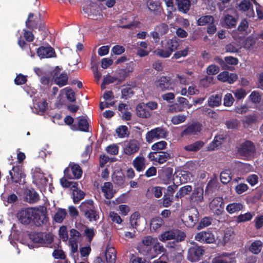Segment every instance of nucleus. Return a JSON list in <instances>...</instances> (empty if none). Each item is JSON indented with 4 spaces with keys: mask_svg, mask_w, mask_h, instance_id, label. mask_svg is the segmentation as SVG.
Returning <instances> with one entry per match:
<instances>
[{
    "mask_svg": "<svg viewBox=\"0 0 263 263\" xmlns=\"http://www.w3.org/2000/svg\"><path fill=\"white\" fill-rule=\"evenodd\" d=\"M220 179L223 184L228 183L232 179L231 170L226 169L222 171L220 175Z\"/></svg>",
    "mask_w": 263,
    "mask_h": 263,
    "instance_id": "ea45409f",
    "label": "nucleus"
},
{
    "mask_svg": "<svg viewBox=\"0 0 263 263\" xmlns=\"http://www.w3.org/2000/svg\"><path fill=\"white\" fill-rule=\"evenodd\" d=\"M122 98L127 99L132 97L134 92L129 86H125L121 90Z\"/></svg>",
    "mask_w": 263,
    "mask_h": 263,
    "instance_id": "4d7b16f0",
    "label": "nucleus"
},
{
    "mask_svg": "<svg viewBox=\"0 0 263 263\" xmlns=\"http://www.w3.org/2000/svg\"><path fill=\"white\" fill-rule=\"evenodd\" d=\"M68 76L66 73H62L55 79V83L60 87H62L67 84Z\"/></svg>",
    "mask_w": 263,
    "mask_h": 263,
    "instance_id": "c03bdc74",
    "label": "nucleus"
},
{
    "mask_svg": "<svg viewBox=\"0 0 263 263\" xmlns=\"http://www.w3.org/2000/svg\"><path fill=\"white\" fill-rule=\"evenodd\" d=\"M179 46V42L177 38L173 37L168 39L162 45L163 49H157L155 51V53L162 58H168L175 51Z\"/></svg>",
    "mask_w": 263,
    "mask_h": 263,
    "instance_id": "20e7f679",
    "label": "nucleus"
},
{
    "mask_svg": "<svg viewBox=\"0 0 263 263\" xmlns=\"http://www.w3.org/2000/svg\"><path fill=\"white\" fill-rule=\"evenodd\" d=\"M140 218V214L136 212L134 213L130 217V223L133 228H136L139 224Z\"/></svg>",
    "mask_w": 263,
    "mask_h": 263,
    "instance_id": "09e8293b",
    "label": "nucleus"
},
{
    "mask_svg": "<svg viewBox=\"0 0 263 263\" xmlns=\"http://www.w3.org/2000/svg\"><path fill=\"white\" fill-rule=\"evenodd\" d=\"M234 101V99L232 94L228 93L224 96L223 105L226 106H231L233 104Z\"/></svg>",
    "mask_w": 263,
    "mask_h": 263,
    "instance_id": "e2e57ef3",
    "label": "nucleus"
},
{
    "mask_svg": "<svg viewBox=\"0 0 263 263\" xmlns=\"http://www.w3.org/2000/svg\"><path fill=\"white\" fill-rule=\"evenodd\" d=\"M64 173L65 177L69 179H79L82 175L81 168L76 164H72L70 168H65Z\"/></svg>",
    "mask_w": 263,
    "mask_h": 263,
    "instance_id": "ddd939ff",
    "label": "nucleus"
},
{
    "mask_svg": "<svg viewBox=\"0 0 263 263\" xmlns=\"http://www.w3.org/2000/svg\"><path fill=\"white\" fill-rule=\"evenodd\" d=\"M226 125L228 129H237L240 125L239 121L236 119H233L226 122Z\"/></svg>",
    "mask_w": 263,
    "mask_h": 263,
    "instance_id": "5fc2aeb1",
    "label": "nucleus"
},
{
    "mask_svg": "<svg viewBox=\"0 0 263 263\" xmlns=\"http://www.w3.org/2000/svg\"><path fill=\"white\" fill-rule=\"evenodd\" d=\"M61 185L64 187H70L71 189L76 187L78 183L76 181H69L64 178H62L60 180Z\"/></svg>",
    "mask_w": 263,
    "mask_h": 263,
    "instance_id": "3c124183",
    "label": "nucleus"
},
{
    "mask_svg": "<svg viewBox=\"0 0 263 263\" xmlns=\"http://www.w3.org/2000/svg\"><path fill=\"white\" fill-rule=\"evenodd\" d=\"M193 214L194 216L189 215L187 216H184L182 219L184 224L187 227H194L198 220V213L196 210H194Z\"/></svg>",
    "mask_w": 263,
    "mask_h": 263,
    "instance_id": "4be33fe9",
    "label": "nucleus"
},
{
    "mask_svg": "<svg viewBox=\"0 0 263 263\" xmlns=\"http://www.w3.org/2000/svg\"><path fill=\"white\" fill-rule=\"evenodd\" d=\"M65 91L66 98L70 102H74L76 101V95L72 90L69 87H66L61 91V93Z\"/></svg>",
    "mask_w": 263,
    "mask_h": 263,
    "instance_id": "8fccbe9b",
    "label": "nucleus"
},
{
    "mask_svg": "<svg viewBox=\"0 0 263 263\" xmlns=\"http://www.w3.org/2000/svg\"><path fill=\"white\" fill-rule=\"evenodd\" d=\"M77 186L71 189L72 190L73 200L75 203H78L85 196V193L81 190H79Z\"/></svg>",
    "mask_w": 263,
    "mask_h": 263,
    "instance_id": "f704fd0d",
    "label": "nucleus"
},
{
    "mask_svg": "<svg viewBox=\"0 0 263 263\" xmlns=\"http://www.w3.org/2000/svg\"><path fill=\"white\" fill-rule=\"evenodd\" d=\"M238 153L242 156L250 157L255 153L254 143L249 140L243 142L238 149Z\"/></svg>",
    "mask_w": 263,
    "mask_h": 263,
    "instance_id": "9b49d317",
    "label": "nucleus"
},
{
    "mask_svg": "<svg viewBox=\"0 0 263 263\" xmlns=\"http://www.w3.org/2000/svg\"><path fill=\"white\" fill-rule=\"evenodd\" d=\"M133 165L138 172H142L145 168V159L140 156H137L133 160Z\"/></svg>",
    "mask_w": 263,
    "mask_h": 263,
    "instance_id": "393cba45",
    "label": "nucleus"
},
{
    "mask_svg": "<svg viewBox=\"0 0 263 263\" xmlns=\"http://www.w3.org/2000/svg\"><path fill=\"white\" fill-rule=\"evenodd\" d=\"M140 146V143L135 139L130 140L125 143L123 150L124 153L128 156L136 153L139 150Z\"/></svg>",
    "mask_w": 263,
    "mask_h": 263,
    "instance_id": "4468645a",
    "label": "nucleus"
},
{
    "mask_svg": "<svg viewBox=\"0 0 263 263\" xmlns=\"http://www.w3.org/2000/svg\"><path fill=\"white\" fill-rule=\"evenodd\" d=\"M183 108L178 103L173 104L168 106L167 112L170 113H176L182 111Z\"/></svg>",
    "mask_w": 263,
    "mask_h": 263,
    "instance_id": "bf43d9fd",
    "label": "nucleus"
},
{
    "mask_svg": "<svg viewBox=\"0 0 263 263\" xmlns=\"http://www.w3.org/2000/svg\"><path fill=\"white\" fill-rule=\"evenodd\" d=\"M155 86L158 89L162 91L165 90H173L176 93H180L182 96L186 95V87H181L180 89L178 86H176L170 82V79L166 77H162L155 83Z\"/></svg>",
    "mask_w": 263,
    "mask_h": 263,
    "instance_id": "7ed1b4c3",
    "label": "nucleus"
},
{
    "mask_svg": "<svg viewBox=\"0 0 263 263\" xmlns=\"http://www.w3.org/2000/svg\"><path fill=\"white\" fill-rule=\"evenodd\" d=\"M29 239L39 246H47L52 242V237L50 234L32 232L29 234Z\"/></svg>",
    "mask_w": 263,
    "mask_h": 263,
    "instance_id": "39448f33",
    "label": "nucleus"
},
{
    "mask_svg": "<svg viewBox=\"0 0 263 263\" xmlns=\"http://www.w3.org/2000/svg\"><path fill=\"white\" fill-rule=\"evenodd\" d=\"M262 246V243L260 240H255L250 245L249 251L254 254H258L261 251Z\"/></svg>",
    "mask_w": 263,
    "mask_h": 263,
    "instance_id": "4c0bfd02",
    "label": "nucleus"
},
{
    "mask_svg": "<svg viewBox=\"0 0 263 263\" xmlns=\"http://www.w3.org/2000/svg\"><path fill=\"white\" fill-rule=\"evenodd\" d=\"M177 81L181 85H187L189 84L190 79L184 74H177Z\"/></svg>",
    "mask_w": 263,
    "mask_h": 263,
    "instance_id": "6e6d98bb",
    "label": "nucleus"
},
{
    "mask_svg": "<svg viewBox=\"0 0 263 263\" xmlns=\"http://www.w3.org/2000/svg\"><path fill=\"white\" fill-rule=\"evenodd\" d=\"M26 198L29 202L34 203L39 200V196L34 190H28L26 191Z\"/></svg>",
    "mask_w": 263,
    "mask_h": 263,
    "instance_id": "473e14b6",
    "label": "nucleus"
},
{
    "mask_svg": "<svg viewBox=\"0 0 263 263\" xmlns=\"http://www.w3.org/2000/svg\"><path fill=\"white\" fill-rule=\"evenodd\" d=\"M195 239L198 241L206 243H213L214 242V235L212 231H202L195 235Z\"/></svg>",
    "mask_w": 263,
    "mask_h": 263,
    "instance_id": "f3484780",
    "label": "nucleus"
},
{
    "mask_svg": "<svg viewBox=\"0 0 263 263\" xmlns=\"http://www.w3.org/2000/svg\"><path fill=\"white\" fill-rule=\"evenodd\" d=\"M237 23V20L233 16L230 14H226L223 18L222 23L227 28H232L234 27Z\"/></svg>",
    "mask_w": 263,
    "mask_h": 263,
    "instance_id": "c756f323",
    "label": "nucleus"
},
{
    "mask_svg": "<svg viewBox=\"0 0 263 263\" xmlns=\"http://www.w3.org/2000/svg\"><path fill=\"white\" fill-rule=\"evenodd\" d=\"M105 257L107 262L115 263L116 259V251L115 248L108 246L105 252Z\"/></svg>",
    "mask_w": 263,
    "mask_h": 263,
    "instance_id": "c85d7f7f",
    "label": "nucleus"
},
{
    "mask_svg": "<svg viewBox=\"0 0 263 263\" xmlns=\"http://www.w3.org/2000/svg\"><path fill=\"white\" fill-rule=\"evenodd\" d=\"M213 219L210 217H205L202 219L198 225L197 229L201 230L204 227H208L211 224Z\"/></svg>",
    "mask_w": 263,
    "mask_h": 263,
    "instance_id": "603ef678",
    "label": "nucleus"
},
{
    "mask_svg": "<svg viewBox=\"0 0 263 263\" xmlns=\"http://www.w3.org/2000/svg\"><path fill=\"white\" fill-rule=\"evenodd\" d=\"M153 250L156 252V254L152 255H149L148 257L151 259L156 257L157 254H160L161 253H164L165 252V249L158 241H156V242L154 245Z\"/></svg>",
    "mask_w": 263,
    "mask_h": 263,
    "instance_id": "a18cd8bd",
    "label": "nucleus"
},
{
    "mask_svg": "<svg viewBox=\"0 0 263 263\" xmlns=\"http://www.w3.org/2000/svg\"><path fill=\"white\" fill-rule=\"evenodd\" d=\"M67 211L64 209H59L54 215V220L57 223H61L65 218Z\"/></svg>",
    "mask_w": 263,
    "mask_h": 263,
    "instance_id": "58836bf2",
    "label": "nucleus"
},
{
    "mask_svg": "<svg viewBox=\"0 0 263 263\" xmlns=\"http://www.w3.org/2000/svg\"><path fill=\"white\" fill-rule=\"evenodd\" d=\"M106 152L112 155H116L119 152V147L116 144L109 145L106 148Z\"/></svg>",
    "mask_w": 263,
    "mask_h": 263,
    "instance_id": "338daca9",
    "label": "nucleus"
},
{
    "mask_svg": "<svg viewBox=\"0 0 263 263\" xmlns=\"http://www.w3.org/2000/svg\"><path fill=\"white\" fill-rule=\"evenodd\" d=\"M254 226L256 230H259L263 227V215H260L255 217L254 220Z\"/></svg>",
    "mask_w": 263,
    "mask_h": 263,
    "instance_id": "0e129e2a",
    "label": "nucleus"
},
{
    "mask_svg": "<svg viewBox=\"0 0 263 263\" xmlns=\"http://www.w3.org/2000/svg\"><path fill=\"white\" fill-rule=\"evenodd\" d=\"M69 234V244L70 247V253L71 255L74 258L78 255V242L81 235L79 232L74 229L70 230Z\"/></svg>",
    "mask_w": 263,
    "mask_h": 263,
    "instance_id": "6e6552de",
    "label": "nucleus"
},
{
    "mask_svg": "<svg viewBox=\"0 0 263 263\" xmlns=\"http://www.w3.org/2000/svg\"><path fill=\"white\" fill-rule=\"evenodd\" d=\"M94 207L93 201L92 200H87L81 204L80 209L85 214L91 209H94Z\"/></svg>",
    "mask_w": 263,
    "mask_h": 263,
    "instance_id": "79ce46f5",
    "label": "nucleus"
},
{
    "mask_svg": "<svg viewBox=\"0 0 263 263\" xmlns=\"http://www.w3.org/2000/svg\"><path fill=\"white\" fill-rule=\"evenodd\" d=\"M257 122V117L255 114L249 115L244 117L242 122L244 125L249 126L255 124Z\"/></svg>",
    "mask_w": 263,
    "mask_h": 263,
    "instance_id": "37998d69",
    "label": "nucleus"
},
{
    "mask_svg": "<svg viewBox=\"0 0 263 263\" xmlns=\"http://www.w3.org/2000/svg\"><path fill=\"white\" fill-rule=\"evenodd\" d=\"M37 54L41 59L50 58L55 57L54 49L50 47H40L37 50Z\"/></svg>",
    "mask_w": 263,
    "mask_h": 263,
    "instance_id": "a211bd4d",
    "label": "nucleus"
},
{
    "mask_svg": "<svg viewBox=\"0 0 263 263\" xmlns=\"http://www.w3.org/2000/svg\"><path fill=\"white\" fill-rule=\"evenodd\" d=\"M187 116L184 115H177L173 116L171 122L174 125H178L183 123L186 119Z\"/></svg>",
    "mask_w": 263,
    "mask_h": 263,
    "instance_id": "de8ad7c7",
    "label": "nucleus"
},
{
    "mask_svg": "<svg viewBox=\"0 0 263 263\" xmlns=\"http://www.w3.org/2000/svg\"><path fill=\"white\" fill-rule=\"evenodd\" d=\"M84 233L88 238L89 242H90L95 235V229L93 228H86Z\"/></svg>",
    "mask_w": 263,
    "mask_h": 263,
    "instance_id": "680f3d73",
    "label": "nucleus"
},
{
    "mask_svg": "<svg viewBox=\"0 0 263 263\" xmlns=\"http://www.w3.org/2000/svg\"><path fill=\"white\" fill-rule=\"evenodd\" d=\"M19 221L23 224L33 223L36 226L46 223L48 217L46 209L44 207L28 208L21 210L17 214Z\"/></svg>",
    "mask_w": 263,
    "mask_h": 263,
    "instance_id": "f257e3e1",
    "label": "nucleus"
},
{
    "mask_svg": "<svg viewBox=\"0 0 263 263\" xmlns=\"http://www.w3.org/2000/svg\"><path fill=\"white\" fill-rule=\"evenodd\" d=\"M186 235L183 232L178 229H172L163 232L158 238L162 242L172 239L180 242L183 241Z\"/></svg>",
    "mask_w": 263,
    "mask_h": 263,
    "instance_id": "423d86ee",
    "label": "nucleus"
},
{
    "mask_svg": "<svg viewBox=\"0 0 263 263\" xmlns=\"http://www.w3.org/2000/svg\"><path fill=\"white\" fill-rule=\"evenodd\" d=\"M214 17L211 15H205L200 17L197 21L199 26L208 25L207 31L210 34H214Z\"/></svg>",
    "mask_w": 263,
    "mask_h": 263,
    "instance_id": "dca6fc26",
    "label": "nucleus"
},
{
    "mask_svg": "<svg viewBox=\"0 0 263 263\" xmlns=\"http://www.w3.org/2000/svg\"><path fill=\"white\" fill-rule=\"evenodd\" d=\"M201 129L200 124H193L186 127L182 133V135H195Z\"/></svg>",
    "mask_w": 263,
    "mask_h": 263,
    "instance_id": "bb28decb",
    "label": "nucleus"
},
{
    "mask_svg": "<svg viewBox=\"0 0 263 263\" xmlns=\"http://www.w3.org/2000/svg\"><path fill=\"white\" fill-rule=\"evenodd\" d=\"M116 133L119 137L123 138L127 137L128 135V128L125 125H122L116 129Z\"/></svg>",
    "mask_w": 263,
    "mask_h": 263,
    "instance_id": "864d4df0",
    "label": "nucleus"
},
{
    "mask_svg": "<svg viewBox=\"0 0 263 263\" xmlns=\"http://www.w3.org/2000/svg\"><path fill=\"white\" fill-rule=\"evenodd\" d=\"M214 96H211L208 100V106L203 108V114L210 118H213L214 115Z\"/></svg>",
    "mask_w": 263,
    "mask_h": 263,
    "instance_id": "cd10ccee",
    "label": "nucleus"
},
{
    "mask_svg": "<svg viewBox=\"0 0 263 263\" xmlns=\"http://www.w3.org/2000/svg\"><path fill=\"white\" fill-rule=\"evenodd\" d=\"M239 9L240 10L247 11V16L249 17H253L255 15L253 5L248 0H242L239 5Z\"/></svg>",
    "mask_w": 263,
    "mask_h": 263,
    "instance_id": "6ab92c4d",
    "label": "nucleus"
},
{
    "mask_svg": "<svg viewBox=\"0 0 263 263\" xmlns=\"http://www.w3.org/2000/svg\"><path fill=\"white\" fill-rule=\"evenodd\" d=\"M216 234L215 243H217L218 246H224L231 239L234 233L232 229H228L224 232L218 231Z\"/></svg>",
    "mask_w": 263,
    "mask_h": 263,
    "instance_id": "9d476101",
    "label": "nucleus"
},
{
    "mask_svg": "<svg viewBox=\"0 0 263 263\" xmlns=\"http://www.w3.org/2000/svg\"><path fill=\"white\" fill-rule=\"evenodd\" d=\"M12 180L16 183L23 184L25 183V175L22 167L20 165L14 166L12 171H9Z\"/></svg>",
    "mask_w": 263,
    "mask_h": 263,
    "instance_id": "f8f14e48",
    "label": "nucleus"
},
{
    "mask_svg": "<svg viewBox=\"0 0 263 263\" xmlns=\"http://www.w3.org/2000/svg\"><path fill=\"white\" fill-rule=\"evenodd\" d=\"M204 253V250L201 247L194 245L189 249L187 259L191 262H197L201 259Z\"/></svg>",
    "mask_w": 263,
    "mask_h": 263,
    "instance_id": "1a4fd4ad",
    "label": "nucleus"
},
{
    "mask_svg": "<svg viewBox=\"0 0 263 263\" xmlns=\"http://www.w3.org/2000/svg\"><path fill=\"white\" fill-rule=\"evenodd\" d=\"M156 241H157V239L156 238H153L150 236L145 237L142 240L143 245L147 246H151L153 244L155 245Z\"/></svg>",
    "mask_w": 263,
    "mask_h": 263,
    "instance_id": "69168bd1",
    "label": "nucleus"
},
{
    "mask_svg": "<svg viewBox=\"0 0 263 263\" xmlns=\"http://www.w3.org/2000/svg\"><path fill=\"white\" fill-rule=\"evenodd\" d=\"M59 233L60 239H61L63 241H67L68 239L67 227L64 226L61 227L59 231Z\"/></svg>",
    "mask_w": 263,
    "mask_h": 263,
    "instance_id": "13d9d810",
    "label": "nucleus"
},
{
    "mask_svg": "<svg viewBox=\"0 0 263 263\" xmlns=\"http://www.w3.org/2000/svg\"><path fill=\"white\" fill-rule=\"evenodd\" d=\"M243 205L239 202H233L228 204L226 210L229 214H233L235 212L241 211L243 209Z\"/></svg>",
    "mask_w": 263,
    "mask_h": 263,
    "instance_id": "7c9ffc66",
    "label": "nucleus"
},
{
    "mask_svg": "<svg viewBox=\"0 0 263 263\" xmlns=\"http://www.w3.org/2000/svg\"><path fill=\"white\" fill-rule=\"evenodd\" d=\"M176 4L180 12L186 13L191 7V0H175Z\"/></svg>",
    "mask_w": 263,
    "mask_h": 263,
    "instance_id": "a878e982",
    "label": "nucleus"
},
{
    "mask_svg": "<svg viewBox=\"0 0 263 263\" xmlns=\"http://www.w3.org/2000/svg\"><path fill=\"white\" fill-rule=\"evenodd\" d=\"M97 6L92 4L90 6H87L83 8V10L85 13L87 14L88 16H92V17L97 16L98 13V10Z\"/></svg>",
    "mask_w": 263,
    "mask_h": 263,
    "instance_id": "a19ab883",
    "label": "nucleus"
},
{
    "mask_svg": "<svg viewBox=\"0 0 263 263\" xmlns=\"http://www.w3.org/2000/svg\"><path fill=\"white\" fill-rule=\"evenodd\" d=\"M78 121V126L72 125L71 129L73 130H81L82 132H88V123L87 119L84 117H79L77 119Z\"/></svg>",
    "mask_w": 263,
    "mask_h": 263,
    "instance_id": "aec40b11",
    "label": "nucleus"
},
{
    "mask_svg": "<svg viewBox=\"0 0 263 263\" xmlns=\"http://www.w3.org/2000/svg\"><path fill=\"white\" fill-rule=\"evenodd\" d=\"M163 224V219L160 217H156L151 220V229L156 231L159 230Z\"/></svg>",
    "mask_w": 263,
    "mask_h": 263,
    "instance_id": "c9c22d12",
    "label": "nucleus"
},
{
    "mask_svg": "<svg viewBox=\"0 0 263 263\" xmlns=\"http://www.w3.org/2000/svg\"><path fill=\"white\" fill-rule=\"evenodd\" d=\"M151 160H154L160 164L166 162L171 158V154L166 152H151L148 156Z\"/></svg>",
    "mask_w": 263,
    "mask_h": 263,
    "instance_id": "2eb2a0df",
    "label": "nucleus"
},
{
    "mask_svg": "<svg viewBox=\"0 0 263 263\" xmlns=\"http://www.w3.org/2000/svg\"><path fill=\"white\" fill-rule=\"evenodd\" d=\"M137 115L140 118H149L152 114L146 107L144 103L139 104L136 107Z\"/></svg>",
    "mask_w": 263,
    "mask_h": 263,
    "instance_id": "b1692460",
    "label": "nucleus"
},
{
    "mask_svg": "<svg viewBox=\"0 0 263 263\" xmlns=\"http://www.w3.org/2000/svg\"><path fill=\"white\" fill-rule=\"evenodd\" d=\"M255 215V213L248 212L245 214H240L236 217V221L238 223L251 221Z\"/></svg>",
    "mask_w": 263,
    "mask_h": 263,
    "instance_id": "2f4dec72",
    "label": "nucleus"
},
{
    "mask_svg": "<svg viewBox=\"0 0 263 263\" xmlns=\"http://www.w3.org/2000/svg\"><path fill=\"white\" fill-rule=\"evenodd\" d=\"M168 135L167 130L163 127H158L147 132L145 135L146 141L148 143L160 139H165Z\"/></svg>",
    "mask_w": 263,
    "mask_h": 263,
    "instance_id": "0eeeda50",
    "label": "nucleus"
},
{
    "mask_svg": "<svg viewBox=\"0 0 263 263\" xmlns=\"http://www.w3.org/2000/svg\"><path fill=\"white\" fill-rule=\"evenodd\" d=\"M203 190L200 187H197L194 190L191 197V199L193 202H201L203 198Z\"/></svg>",
    "mask_w": 263,
    "mask_h": 263,
    "instance_id": "72a5a7b5",
    "label": "nucleus"
},
{
    "mask_svg": "<svg viewBox=\"0 0 263 263\" xmlns=\"http://www.w3.org/2000/svg\"><path fill=\"white\" fill-rule=\"evenodd\" d=\"M33 182L41 191H45L47 187L50 189L51 184L49 179V176L44 174L40 168L35 167L32 170Z\"/></svg>",
    "mask_w": 263,
    "mask_h": 263,
    "instance_id": "f03ea898",
    "label": "nucleus"
},
{
    "mask_svg": "<svg viewBox=\"0 0 263 263\" xmlns=\"http://www.w3.org/2000/svg\"><path fill=\"white\" fill-rule=\"evenodd\" d=\"M215 263H236L235 258L224 259L221 257H215Z\"/></svg>",
    "mask_w": 263,
    "mask_h": 263,
    "instance_id": "774afa93",
    "label": "nucleus"
},
{
    "mask_svg": "<svg viewBox=\"0 0 263 263\" xmlns=\"http://www.w3.org/2000/svg\"><path fill=\"white\" fill-rule=\"evenodd\" d=\"M84 215L90 221H97L99 218V216L95 208L85 213Z\"/></svg>",
    "mask_w": 263,
    "mask_h": 263,
    "instance_id": "49530a36",
    "label": "nucleus"
},
{
    "mask_svg": "<svg viewBox=\"0 0 263 263\" xmlns=\"http://www.w3.org/2000/svg\"><path fill=\"white\" fill-rule=\"evenodd\" d=\"M47 106V103L44 100H41L36 103H34L33 107H31L33 112L39 115H43Z\"/></svg>",
    "mask_w": 263,
    "mask_h": 263,
    "instance_id": "5701e85b",
    "label": "nucleus"
},
{
    "mask_svg": "<svg viewBox=\"0 0 263 263\" xmlns=\"http://www.w3.org/2000/svg\"><path fill=\"white\" fill-rule=\"evenodd\" d=\"M167 143L164 141H161L155 143L152 146V149L153 151L162 150L165 148Z\"/></svg>",
    "mask_w": 263,
    "mask_h": 263,
    "instance_id": "052dcab7",
    "label": "nucleus"
},
{
    "mask_svg": "<svg viewBox=\"0 0 263 263\" xmlns=\"http://www.w3.org/2000/svg\"><path fill=\"white\" fill-rule=\"evenodd\" d=\"M101 191L104 197L108 199L112 198L115 194V191L113 190V186L111 182H105L101 186Z\"/></svg>",
    "mask_w": 263,
    "mask_h": 263,
    "instance_id": "412c9836",
    "label": "nucleus"
},
{
    "mask_svg": "<svg viewBox=\"0 0 263 263\" xmlns=\"http://www.w3.org/2000/svg\"><path fill=\"white\" fill-rule=\"evenodd\" d=\"M204 145L201 141H197L192 144L186 145L184 149L187 152H197Z\"/></svg>",
    "mask_w": 263,
    "mask_h": 263,
    "instance_id": "e433bc0d",
    "label": "nucleus"
}]
</instances>
